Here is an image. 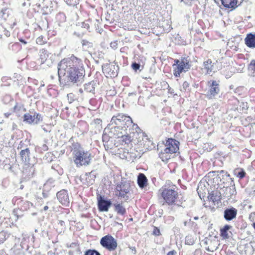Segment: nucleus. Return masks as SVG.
<instances>
[{"label":"nucleus","instance_id":"26","mask_svg":"<svg viewBox=\"0 0 255 255\" xmlns=\"http://www.w3.org/2000/svg\"><path fill=\"white\" fill-rule=\"evenodd\" d=\"M96 86V82L92 81L84 85V91L87 93H91L93 94H95V87Z\"/></svg>","mask_w":255,"mask_h":255},{"label":"nucleus","instance_id":"40","mask_svg":"<svg viewBox=\"0 0 255 255\" xmlns=\"http://www.w3.org/2000/svg\"><path fill=\"white\" fill-rule=\"evenodd\" d=\"M140 67V64L139 63L136 62H133L131 64L132 68L136 71L137 70H139Z\"/></svg>","mask_w":255,"mask_h":255},{"label":"nucleus","instance_id":"20","mask_svg":"<svg viewBox=\"0 0 255 255\" xmlns=\"http://www.w3.org/2000/svg\"><path fill=\"white\" fill-rule=\"evenodd\" d=\"M233 183V184H231L230 186H224L221 189V194H222L224 197L229 199L232 198V196L236 193L235 184L234 183Z\"/></svg>","mask_w":255,"mask_h":255},{"label":"nucleus","instance_id":"34","mask_svg":"<svg viewBox=\"0 0 255 255\" xmlns=\"http://www.w3.org/2000/svg\"><path fill=\"white\" fill-rule=\"evenodd\" d=\"M84 255H101V254L96 250L89 249L85 252Z\"/></svg>","mask_w":255,"mask_h":255},{"label":"nucleus","instance_id":"44","mask_svg":"<svg viewBox=\"0 0 255 255\" xmlns=\"http://www.w3.org/2000/svg\"><path fill=\"white\" fill-rule=\"evenodd\" d=\"M181 59L180 60L178 59H175L174 60V63L172 65L173 68L174 67H176L177 66V65L181 64Z\"/></svg>","mask_w":255,"mask_h":255},{"label":"nucleus","instance_id":"61","mask_svg":"<svg viewBox=\"0 0 255 255\" xmlns=\"http://www.w3.org/2000/svg\"><path fill=\"white\" fill-rule=\"evenodd\" d=\"M84 91V89H83L82 88H80V89H79V92L80 94H82V93H83Z\"/></svg>","mask_w":255,"mask_h":255},{"label":"nucleus","instance_id":"13","mask_svg":"<svg viewBox=\"0 0 255 255\" xmlns=\"http://www.w3.org/2000/svg\"><path fill=\"white\" fill-rule=\"evenodd\" d=\"M114 134L117 138H121L123 142L125 144H129L132 140L131 136L129 135L131 133L130 130L129 129L124 128L119 131L114 132Z\"/></svg>","mask_w":255,"mask_h":255},{"label":"nucleus","instance_id":"18","mask_svg":"<svg viewBox=\"0 0 255 255\" xmlns=\"http://www.w3.org/2000/svg\"><path fill=\"white\" fill-rule=\"evenodd\" d=\"M214 172L217 173L218 178L220 179V181L222 183L227 184V183H230V184L231 185L234 183L233 180L230 177V174L224 170H220Z\"/></svg>","mask_w":255,"mask_h":255},{"label":"nucleus","instance_id":"4","mask_svg":"<svg viewBox=\"0 0 255 255\" xmlns=\"http://www.w3.org/2000/svg\"><path fill=\"white\" fill-rule=\"evenodd\" d=\"M176 187L172 185L169 187L162 188L161 196L166 203L169 206H172L176 204V201L178 197V193L176 190Z\"/></svg>","mask_w":255,"mask_h":255},{"label":"nucleus","instance_id":"21","mask_svg":"<svg viewBox=\"0 0 255 255\" xmlns=\"http://www.w3.org/2000/svg\"><path fill=\"white\" fill-rule=\"evenodd\" d=\"M216 63H212L211 59H209L204 62L203 65L205 69L207 70V73L210 74L211 73L215 72L219 69L216 67Z\"/></svg>","mask_w":255,"mask_h":255},{"label":"nucleus","instance_id":"60","mask_svg":"<svg viewBox=\"0 0 255 255\" xmlns=\"http://www.w3.org/2000/svg\"><path fill=\"white\" fill-rule=\"evenodd\" d=\"M48 206H45L44 207H43V210L44 211H46L48 209Z\"/></svg>","mask_w":255,"mask_h":255},{"label":"nucleus","instance_id":"55","mask_svg":"<svg viewBox=\"0 0 255 255\" xmlns=\"http://www.w3.org/2000/svg\"><path fill=\"white\" fill-rule=\"evenodd\" d=\"M0 255H7V254L4 250L2 249L0 250Z\"/></svg>","mask_w":255,"mask_h":255},{"label":"nucleus","instance_id":"62","mask_svg":"<svg viewBox=\"0 0 255 255\" xmlns=\"http://www.w3.org/2000/svg\"><path fill=\"white\" fill-rule=\"evenodd\" d=\"M84 28H87V29L89 28V25L88 24H85V25H82Z\"/></svg>","mask_w":255,"mask_h":255},{"label":"nucleus","instance_id":"49","mask_svg":"<svg viewBox=\"0 0 255 255\" xmlns=\"http://www.w3.org/2000/svg\"><path fill=\"white\" fill-rule=\"evenodd\" d=\"M82 43L83 46H89V42L86 40H83L82 41Z\"/></svg>","mask_w":255,"mask_h":255},{"label":"nucleus","instance_id":"11","mask_svg":"<svg viewBox=\"0 0 255 255\" xmlns=\"http://www.w3.org/2000/svg\"><path fill=\"white\" fill-rule=\"evenodd\" d=\"M43 120L42 116L39 113L34 112L33 115L26 113L23 116V121L29 124L37 125Z\"/></svg>","mask_w":255,"mask_h":255},{"label":"nucleus","instance_id":"28","mask_svg":"<svg viewBox=\"0 0 255 255\" xmlns=\"http://www.w3.org/2000/svg\"><path fill=\"white\" fill-rule=\"evenodd\" d=\"M114 206L118 214L123 216L126 213V209L122 203H115Z\"/></svg>","mask_w":255,"mask_h":255},{"label":"nucleus","instance_id":"22","mask_svg":"<svg viewBox=\"0 0 255 255\" xmlns=\"http://www.w3.org/2000/svg\"><path fill=\"white\" fill-rule=\"evenodd\" d=\"M245 43L247 47L255 48V33H250L247 34L245 38Z\"/></svg>","mask_w":255,"mask_h":255},{"label":"nucleus","instance_id":"52","mask_svg":"<svg viewBox=\"0 0 255 255\" xmlns=\"http://www.w3.org/2000/svg\"><path fill=\"white\" fill-rule=\"evenodd\" d=\"M130 156L132 158H136L137 157V156L136 155V153H133V152H130Z\"/></svg>","mask_w":255,"mask_h":255},{"label":"nucleus","instance_id":"46","mask_svg":"<svg viewBox=\"0 0 255 255\" xmlns=\"http://www.w3.org/2000/svg\"><path fill=\"white\" fill-rule=\"evenodd\" d=\"M182 86H183V88L185 90H186L188 88V87H189V84L187 81H185V82H183Z\"/></svg>","mask_w":255,"mask_h":255},{"label":"nucleus","instance_id":"3","mask_svg":"<svg viewBox=\"0 0 255 255\" xmlns=\"http://www.w3.org/2000/svg\"><path fill=\"white\" fill-rule=\"evenodd\" d=\"M72 154L74 162L77 167L87 166L91 163V153L79 145L74 147Z\"/></svg>","mask_w":255,"mask_h":255},{"label":"nucleus","instance_id":"51","mask_svg":"<svg viewBox=\"0 0 255 255\" xmlns=\"http://www.w3.org/2000/svg\"><path fill=\"white\" fill-rule=\"evenodd\" d=\"M103 142H107L108 140V136L107 135H103Z\"/></svg>","mask_w":255,"mask_h":255},{"label":"nucleus","instance_id":"59","mask_svg":"<svg viewBox=\"0 0 255 255\" xmlns=\"http://www.w3.org/2000/svg\"><path fill=\"white\" fill-rule=\"evenodd\" d=\"M19 41H20L21 43H23V44H26L27 43V42H26L25 40H24V39H20L19 40Z\"/></svg>","mask_w":255,"mask_h":255},{"label":"nucleus","instance_id":"27","mask_svg":"<svg viewBox=\"0 0 255 255\" xmlns=\"http://www.w3.org/2000/svg\"><path fill=\"white\" fill-rule=\"evenodd\" d=\"M224 7L235 9L237 7V0H221Z\"/></svg>","mask_w":255,"mask_h":255},{"label":"nucleus","instance_id":"47","mask_svg":"<svg viewBox=\"0 0 255 255\" xmlns=\"http://www.w3.org/2000/svg\"><path fill=\"white\" fill-rule=\"evenodd\" d=\"M217 247H213L210 248L209 247L206 248V250L208 252H213L214 251H216L217 249Z\"/></svg>","mask_w":255,"mask_h":255},{"label":"nucleus","instance_id":"38","mask_svg":"<svg viewBox=\"0 0 255 255\" xmlns=\"http://www.w3.org/2000/svg\"><path fill=\"white\" fill-rule=\"evenodd\" d=\"M246 175V172L243 169H240L238 173H237V176L240 179L243 178Z\"/></svg>","mask_w":255,"mask_h":255},{"label":"nucleus","instance_id":"24","mask_svg":"<svg viewBox=\"0 0 255 255\" xmlns=\"http://www.w3.org/2000/svg\"><path fill=\"white\" fill-rule=\"evenodd\" d=\"M18 206L22 210H32L35 207L32 203L28 201L20 200L18 203Z\"/></svg>","mask_w":255,"mask_h":255},{"label":"nucleus","instance_id":"5","mask_svg":"<svg viewBox=\"0 0 255 255\" xmlns=\"http://www.w3.org/2000/svg\"><path fill=\"white\" fill-rule=\"evenodd\" d=\"M179 142L173 138H168L165 144L166 146L164 152H161L159 156L163 161H167L170 156L167 154H172L177 152L179 150Z\"/></svg>","mask_w":255,"mask_h":255},{"label":"nucleus","instance_id":"64","mask_svg":"<svg viewBox=\"0 0 255 255\" xmlns=\"http://www.w3.org/2000/svg\"><path fill=\"white\" fill-rule=\"evenodd\" d=\"M239 103V101L237 100V99H235L234 100V103L235 104Z\"/></svg>","mask_w":255,"mask_h":255},{"label":"nucleus","instance_id":"37","mask_svg":"<svg viewBox=\"0 0 255 255\" xmlns=\"http://www.w3.org/2000/svg\"><path fill=\"white\" fill-rule=\"evenodd\" d=\"M45 40L46 39L44 38V37L41 35L36 39V42L37 44L41 45L46 43Z\"/></svg>","mask_w":255,"mask_h":255},{"label":"nucleus","instance_id":"50","mask_svg":"<svg viewBox=\"0 0 255 255\" xmlns=\"http://www.w3.org/2000/svg\"><path fill=\"white\" fill-rule=\"evenodd\" d=\"M41 149L43 151H47L48 149V147L45 144H43L41 147Z\"/></svg>","mask_w":255,"mask_h":255},{"label":"nucleus","instance_id":"57","mask_svg":"<svg viewBox=\"0 0 255 255\" xmlns=\"http://www.w3.org/2000/svg\"><path fill=\"white\" fill-rule=\"evenodd\" d=\"M59 224H60V225L61 226H64L65 223L64 221H63L62 220H60V221H59Z\"/></svg>","mask_w":255,"mask_h":255},{"label":"nucleus","instance_id":"14","mask_svg":"<svg viewBox=\"0 0 255 255\" xmlns=\"http://www.w3.org/2000/svg\"><path fill=\"white\" fill-rule=\"evenodd\" d=\"M119 68L115 65H111L106 63L102 65V70L104 72L107 73L110 77H116L118 75Z\"/></svg>","mask_w":255,"mask_h":255},{"label":"nucleus","instance_id":"58","mask_svg":"<svg viewBox=\"0 0 255 255\" xmlns=\"http://www.w3.org/2000/svg\"><path fill=\"white\" fill-rule=\"evenodd\" d=\"M41 128H42V129H43L45 132H47L50 131V130H49L47 129H46L45 127H44L43 126H42V127H41Z\"/></svg>","mask_w":255,"mask_h":255},{"label":"nucleus","instance_id":"31","mask_svg":"<svg viewBox=\"0 0 255 255\" xmlns=\"http://www.w3.org/2000/svg\"><path fill=\"white\" fill-rule=\"evenodd\" d=\"M232 228V227L229 225H226L224 227L220 230L221 236L224 239H227L229 237L228 231Z\"/></svg>","mask_w":255,"mask_h":255},{"label":"nucleus","instance_id":"9","mask_svg":"<svg viewBox=\"0 0 255 255\" xmlns=\"http://www.w3.org/2000/svg\"><path fill=\"white\" fill-rule=\"evenodd\" d=\"M100 244L109 251H113L117 247V241L111 235L102 237L100 240Z\"/></svg>","mask_w":255,"mask_h":255},{"label":"nucleus","instance_id":"53","mask_svg":"<svg viewBox=\"0 0 255 255\" xmlns=\"http://www.w3.org/2000/svg\"><path fill=\"white\" fill-rule=\"evenodd\" d=\"M176 254V252L175 251H170L169 252L167 255H175Z\"/></svg>","mask_w":255,"mask_h":255},{"label":"nucleus","instance_id":"6","mask_svg":"<svg viewBox=\"0 0 255 255\" xmlns=\"http://www.w3.org/2000/svg\"><path fill=\"white\" fill-rule=\"evenodd\" d=\"M30 150L28 148L21 149L20 152V156L22 161L25 163V165H28V168H25L24 172L27 174L28 177L33 176L34 171V162H30Z\"/></svg>","mask_w":255,"mask_h":255},{"label":"nucleus","instance_id":"43","mask_svg":"<svg viewBox=\"0 0 255 255\" xmlns=\"http://www.w3.org/2000/svg\"><path fill=\"white\" fill-rule=\"evenodd\" d=\"M142 136L144 137L145 139L146 140L145 143L147 142V145L149 147V144H152V142L150 140H148L147 136L144 133H142Z\"/></svg>","mask_w":255,"mask_h":255},{"label":"nucleus","instance_id":"41","mask_svg":"<svg viewBox=\"0 0 255 255\" xmlns=\"http://www.w3.org/2000/svg\"><path fill=\"white\" fill-rule=\"evenodd\" d=\"M118 45V41L117 40L112 41L110 43V46L112 48L114 49H116L117 48Z\"/></svg>","mask_w":255,"mask_h":255},{"label":"nucleus","instance_id":"35","mask_svg":"<svg viewBox=\"0 0 255 255\" xmlns=\"http://www.w3.org/2000/svg\"><path fill=\"white\" fill-rule=\"evenodd\" d=\"M80 0H64V1L69 5L76 6L77 5Z\"/></svg>","mask_w":255,"mask_h":255},{"label":"nucleus","instance_id":"12","mask_svg":"<svg viewBox=\"0 0 255 255\" xmlns=\"http://www.w3.org/2000/svg\"><path fill=\"white\" fill-rule=\"evenodd\" d=\"M208 86L209 89L206 96L208 99H212L219 93V84L216 81L211 80L208 82Z\"/></svg>","mask_w":255,"mask_h":255},{"label":"nucleus","instance_id":"30","mask_svg":"<svg viewBox=\"0 0 255 255\" xmlns=\"http://www.w3.org/2000/svg\"><path fill=\"white\" fill-rule=\"evenodd\" d=\"M95 176L92 173H87L85 174V182H83L87 186L92 184L94 182Z\"/></svg>","mask_w":255,"mask_h":255},{"label":"nucleus","instance_id":"48","mask_svg":"<svg viewBox=\"0 0 255 255\" xmlns=\"http://www.w3.org/2000/svg\"><path fill=\"white\" fill-rule=\"evenodd\" d=\"M11 79L8 77H2L1 78V81L2 82H7V81L10 80Z\"/></svg>","mask_w":255,"mask_h":255},{"label":"nucleus","instance_id":"45","mask_svg":"<svg viewBox=\"0 0 255 255\" xmlns=\"http://www.w3.org/2000/svg\"><path fill=\"white\" fill-rule=\"evenodd\" d=\"M136 27L135 25H125V29H128L129 30H133L135 29Z\"/></svg>","mask_w":255,"mask_h":255},{"label":"nucleus","instance_id":"29","mask_svg":"<svg viewBox=\"0 0 255 255\" xmlns=\"http://www.w3.org/2000/svg\"><path fill=\"white\" fill-rule=\"evenodd\" d=\"M39 60L41 64H43L47 59L49 56V53L47 50L42 49L39 50Z\"/></svg>","mask_w":255,"mask_h":255},{"label":"nucleus","instance_id":"32","mask_svg":"<svg viewBox=\"0 0 255 255\" xmlns=\"http://www.w3.org/2000/svg\"><path fill=\"white\" fill-rule=\"evenodd\" d=\"M10 236V234L6 232L1 231L0 232V244H2Z\"/></svg>","mask_w":255,"mask_h":255},{"label":"nucleus","instance_id":"42","mask_svg":"<svg viewBox=\"0 0 255 255\" xmlns=\"http://www.w3.org/2000/svg\"><path fill=\"white\" fill-rule=\"evenodd\" d=\"M153 234L156 236H159L160 235V230L158 228L154 227Z\"/></svg>","mask_w":255,"mask_h":255},{"label":"nucleus","instance_id":"23","mask_svg":"<svg viewBox=\"0 0 255 255\" xmlns=\"http://www.w3.org/2000/svg\"><path fill=\"white\" fill-rule=\"evenodd\" d=\"M221 196V192H219L217 190H214L209 192V194H208L207 196V198L209 201L215 203L220 200Z\"/></svg>","mask_w":255,"mask_h":255},{"label":"nucleus","instance_id":"33","mask_svg":"<svg viewBox=\"0 0 255 255\" xmlns=\"http://www.w3.org/2000/svg\"><path fill=\"white\" fill-rule=\"evenodd\" d=\"M185 244L188 245H192L194 243V239L192 236L188 235L185 237Z\"/></svg>","mask_w":255,"mask_h":255},{"label":"nucleus","instance_id":"2","mask_svg":"<svg viewBox=\"0 0 255 255\" xmlns=\"http://www.w3.org/2000/svg\"><path fill=\"white\" fill-rule=\"evenodd\" d=\"M109 126H112L111 129H114V132L119 131L124 128H129V130L135 129L136 132L140 129L136 124L133 123L132 119L129 116H126L123 113L114 116Z\"/></svg>","mask_w":255,"mask_h":255},{"label":"nucleus","instance_id":"10","mask_svg":"<svg viewBox=\"0 0 255 255\" xmlns=\"http://www.w3.org/2000/svg\"><path fill=\"white\" fill-rule=\"evenodd\" d=\"M54 180L52 179H49L44 184L42 189H39L36 192L35 197L41 199L42 198H46L49 196V191L51 189L52 187L54 186Z\"/></svg>","mask_w":255,"mask_h":255},{"label":"nucleus","instance_id":"16","mask_svg":"<svg viewBox=\"0 0 255 255\" xmlns=\"http://www.w3.org/2000/svg\"><path fill=\"white\" fill-rule=\"evenodd\" d=\"M238 210L233 207L227 208L224 211V218L225 220L229 222L236 218Z\"/></svg>","mask_w":255,"mask_h":255},{"label":"nucleus","instance_id":"36","mask_svg":"<svg viewBox=\"0 0 255 255\" xmlns=\"http://www.w3.org/2000/svg\"><path fill=\"white\" fill-rule=\"evenodd\" d=\"M248 69L249 71H253L255 73V60H252L248 65Z\"/></svg>","mask_w":255,"mask_h":255},{"label":"nucleus","instance_id":"54","mask_svg":"<svg viewBox=\"0 0 255 255\" xmlns=\"http://www.w3.org/2000/svg\"><path fill=\"white\" fill-rule=\"evenodd\" d=\"M24 143L21 141L18 145V149H22L23 148Z\"/></svg>","mask_w":255,"mask_h":255},{"label":"nucleus","instance_id":"63","mask_svg":"<svg viewBox=\"0 0 255 255\" xmlns=\"http://www.w3.org/2000/svg\"><path fill=\"white\" fill-rule=\"evenodd\" d=\"M16 125L15 124L13 123L12 129L14 130L16 128Z\"/></svg>","mask_w":255,"mask_h":255},{"label":"nucleus","instance_id":"15","mask_svg":"<svg viewBox=\"0 0 255 255\" xmlns=\"http://www.w3.org/2000/svg\"><path fill=\"white\" fill-rule=\"evenodd\" d=\"M209 184L206 182H200L198 184L197 191L201 199H204L206 195L209 194Z\"/></svg>","mask_w":255,"mask_h":255},{"label":"nucleus","instance_id":"56","mask_svg":"<svg viewBox=\"0 0 255 255\" xmlns=\"http://www.w3.org/2000/svg\"><path fill=\"white\" fill-rule=\"evenodd\" d=\"M4 115L5 117L7 118L11 115V113H4Z\"/></svg>","mask_w":255,"mask_h":255},{"label":"nucleus","instance_id":"25","mask_svg":"<svg viewBox=\"0 0 255 255\" xmlns=\"http://www.w3.org/2000/svg\"><path fill=\"white\" fill-rule=\"evenodd\" d=\"M137 182L139 187L142 189L147 186V179L143 173H140L137 176Z\"/></svg>","mask_w":255,"mask_h":255},{"label":"nucleus","instance_id":"19","mask_svg":"<svg viewBox=\"0 0 255 255\" xmlns=\"http://www.w3.org/2000/svg\"><path fill=\"white\" fill-rule=\"evenodd\" d=\"M57 198L59 202L65 206H68L69 204V198L68 191L63 189L57 193Z\"/></svg>","mask_w":255,"mask_h":255},{"label":"nucleus","instance_id":"17","mask_svg":"<svg viewBox=\"0 0 255 255\" xmlns=\"http://www.w3.org/2000/svg\"><path fill=\"white\" fill-rule=\"evenodd\" d=\"M111 205L112 202L110 200H106L101 196L98 198V209L101 212L108 211Z\"/></svg>","mask_w":255,"mask_h":255},{"label":"nucleus","instance_id":"1","mask_svg":"<svg viewBox=\"0 0 255 255\" xmlns=\"http://www.w3.org/2000/svg\"><path fill=\"white\" fill-rule=\"evenodd\" d=\"M57 68L60 82L66 81L76 86L81 85L84 82L85 71L83 61L74 55L62 60Z\"/></svg>","mask_w":255,"mask_h":255},{"label":"nucleus","instance_id":"7","mask_svg":"<svg viewBox=\"0 0 255 255\" xmlns=\"http://www.w3.org/2000/svg\"><path fill=\"white\" fill-rule=\"evenodd\" d=\"M130 184L129 181L122 180L121 182L117 184L116 187V194L119 197L127 200L129 198V191Z\"/></svg>","mask_w":255,"mask_h":255},{"label":"nucleus","instance_id":"8","mask_svg":"<svg viewBox=\"0 0 255 255\" xmlns=\"http://www.w3.org/2000/svg\"><path fill=\"white\" fill-rule=\"evenodd\" d=\"M181 63L173 68V75L175 77H179L182 72L188 71L191 67V59L188 56L181 57Z\"/></svg>","mask_w":255,"mask_h":255},{"label":"nucleus","instance_id":"39","mask_svg":"<svg viewBox=\"0 0 255 255\" xmlns=\"http://www.w3.org/2000/svg\"><path fill=\"white\" fill-rule=\"evenodd\" d=\"M57 19H61L62 21H65L66 20V16L63 13H59L56 16Z\"/></svg>","mask_w":255,"mask_h":255}]
</instances>
